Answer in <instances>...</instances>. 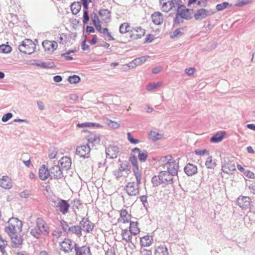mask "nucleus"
<instances>
[{"label": "nucleus", "instance_id": "f03ea898", "mask_svg": "<svg viewBox=\"0 0 255 255\" xmlns=\"http://www.w3.org/2000/svg\"><path fill=\"white\" fill-rule=\"evenodd\" d=\"M50 201L53 204L52 206L58 208L62 214L65 215L69 212L70 205L68 201L58 198H50Z\"/></svg>", "mask_w": 255, "mask_h": 255}, {"label": "nucleus", "instance_id": "f8f14e48", "mask_svg": "<svg viewBox=\"0 0 255 255\" xmlns=\"http://www.w3.org/2000/svg\"><path fill=\"white\" fill-rule=\"evenodd\" d=\"M251 203V199L248 196H240L237 200V204L243 209L249 208Z\"/></svg>", "mask_w": 255, "mask_h": 255}, {"label": "nucleus", "instance_id": "473e14b6", "mask_svg": "<svg viewBox=\"0 0 255 255\" xmlns=\"http://www.w3.org/2000/svg\"><path fill=\"white\" fill-rule=\"evenodd\" d=\"M68 234L72 233L76 235L78 237L82 236L81 229L80 226L78 225H71L70 228H68Z\"/></svg>", "mask_w": 255, "mask_h": 255}, {"label": "nucleus", "instance_id": "9d476101", "mask_svg": "<svg viewBox=\"0 0 255 255\" xmlns=\"http://www.w3.org/2000/svg\"><path fill=\"white\" fill-rule=\"evenodd\" d=\"M90 147L89 144L78 146L76 148V154L81 157L84 158L90 156Z\"/></svg>", "mask_w": 255, "mask_h": 255}, {"label": "nucleus", "instance_id": "f3484780", "mask_svg": "<svg viewBox=\"0 0 255 255\" xmlns=\"http://www.w3.org/2000/svg\"><path fill=\"white\" fill-rule=\"evenodd\" d=\"M71 159L68 156L62 157L58 161V164L63 170H68L71 166Z\"/></svg>", "mask_w": 255, "mask_h": 255}, {"label": "nucleus", "instance_id": "c03bdc74", "mask_svg": "<svg viewBox=\"0 0 255 255\" xmlns=\"http://www.w3.org/2000/svg\"><path fill=\"white\" fill-rule=\"evenodd\" d=\"M185 27H181L176 29L172 33L171 37L172 38L176 37L177 36H181L184 34V31Z\"/></svg>", "mask_w": 255, "mask_h": 255}, {"label": "nucleus", "instance_id": "6e6552de", "mask_svg": "<svg viewBox=\"0 0 255 255\" xmlns=\"http://www.w3.org/2000/svg\"><path fill=\"white\" fill-rule=\"evenodd\" d=\"M75 242L69 239H65L60 244V249L65 253H69L72 252L74 248Z\"/></svg>", "mask_w": 255, "mask_h": 255}, {"label": "nucleus", "instance_id": "393cba45", "mask_svg": "<svg viewBox=\"0 0 255 255\" xmlns=\"http://www.w3.org/2000/svg\"><path fill=\"white\" fill-rule=\"evenodd\" d=\"M8 223L10 226L16 230L17 228L20 230H21L22 223L18 218L11 217L8 220Z\"/></svg>", "mask_w": 255, "mask_h": 255}, {"label": "nucleus", "instance_id": "c756f323", "mask_svg": "<svg viewBox=\"0 0 255 255\" xmlns=\"http://www.w3.org/2000/svg\"><path fill=\"white\" fill-rule=\"evenodd\" d=\"M10 238L12 240V242L13 244L12 245L13 248H16L18 246L22 244V238L20 236H18V235H17L16 233L14 234L13 235H11Z\"/></svg>", "mask_w": 255, "mask_h": 255}, {"label": "nucleus", "instance_id": "423d86ee", "mask_svg": "<svg viewBox=\"0 0 255 255\" xmlns=\"http://www.w3.org/2000/svg\"><path fill=\"white\" fill-rule=\"evenodd\" d=\"M50 177L51 179H61L64 176L63 169L59 165H54L49 169Z\"/></svg>", "mask_w": 255, "mask_h": 255}, {"label": "nucleus", "instance_id": "7c9ffc66", "mask_svg": "<svg viewBox=\"0 0 255 255\" xmlns=\"http://www.w3.org/2000/svg\"><path fill=\"white\" fill-rule=\"evenodd\" d=\"M132 233L130 232V231H129L128 229L123 230L121 233V236L123 237L122 240L125 241L128 243H132Z\"/></svg>", "mask_w": 255, "mask_h": 255}, {"label": "nucleus", "instance_id": "79ce46f5", "mask_svg": "<svg viewBox=\"0 0 255 255\" xmlns=\"http://www.w3.org/2000/svg\"><path fill=\"white\" fill-rule=\"evenodd\" d=\"M71 225L72 223H68V222L65 221L64 220H62L60 221V226H61L63 232L67 234H68V228H70Z\"/></svg>", "mask_w": 255, "mask_h": 255}, {"label": "nucleus", "instance_id": "338daca9", "mask_svg": "<svg viewBox=\"0 0 255 255\" xmlns=\"http://www.w3.org/2000/svg\"><path fill=\"white\" fill-rule=\"evenodd\" d=\"M171 6H173L174 8L178 7L180 5H182V1L181 0H171Z\"/></svg>", "mask_w": 255, "mask_h": 255}, {"label": "nucleus", "instance_id": "864d4df0", "mask_svg": "<svg viewBox=\"0 0 255 255\" xmlns=\"http://www.w3.org/2000/svg\"><path fill=\"white\" fill-rule=\"evenodd\" d=\"M147 152L146 151L144 150L143 152H140L138 154V158L139 161L141 162H145L147 158Z\"/></svg>", "mask_w": 255, "mask_h": 255}, {"label": "nucleus", "instance_id": "bf43d9fd", "mask_svg": "<svg viewBox=\"0 0 255 255\" xmlns=\"http://www.w3.org/2000/svg\"><path fill=\"white\" fill-rule=\"evenodd\" d=\"M203 0H188L187 5L190 6L191 5L196 4L198 6H201Z\"/></svg>", "mask_w": 255, "mask_h": 255}, {"label": "nucleus", "instance_id": "6ab92c4d", "mask_svg": "<svg viewBox=\"0 0 255 255\" xmlns=\"http://www.w3.org/2000/svg\"><path fill=\"white\" fill-rule=\"evenodd\" d=\"M154 255H169L167 248L164 244L155 246L154 248Z\"/></svg>", "mask_w": 255, "mask_h": 255}, {"label": "nucleus", "instance_id": "4c0bfd02", "mask_svg": "<svg viewBox=\"0 0 255 255\" xmlns=\"http://www.w3.org/2000/svg\"><path fill=\"white\" fill-rule=\"evenodd\" d=\"M119 31L121 34H125L129 31L133 32L132 28L130 29L129 24L125 22L121 24Z\"/></svg>", "mask_w": 255, "mask_h": 255}, {"label": "nucleus", "instance_id": "5fc2aeb1", "mask_svg": "<svg viewBox=\"0 0 255 255\" xmlns=\"http://www.w3.org/2000/svg\"><path fill=\"white\" fill-rule=\"evenodd\" d=\"M140 201L142 202L144 208L147 210L149 204L147 201V196L146 195H142L139 197Z\"/></svg>", "mask_w": 255, "mask_h": 255}, {"label": "nucleus", "instance_id": "412c9836", "mask_svg": "<svg viewBox=\"0 0 255 255\" xmlns=\"http://www.w3.org/2000/svg\"><path fill=\"white\" fill-rule=\"evenodd\" d=\"M133 32H135L136 33H133L130 36L131 39H138L141 38L145 35V30L141 28L140 27H137L132 28Z\"/></svg>", "mask_w": 255, "mask_h": 255}, {"label": "nucleus", "instance_id": "e433bc0d", "mask_svg": "<svg viewBox=\"0 0 255 255\" xmlns=\"http://www.w3.org/2000/svg\"><path fill=\"white\" fill-rule=\"evenodd\" d=\"M81 3L80 2H74L71 5V9L73 14H78L81 8Z\"/></svg>", "mask_w": 255, "mask_h": 255}, {"label": "nucleus", "instance_id": "72a5a7b5", "mask_svg": "<svg viewBox=\"0 0 255 255\" xmlns=\"http://www.w3.org/2000/svg\"><path fill=\"white\" fill-rule=\"evenodd\" d=\"M225 134V131H222L221 133H217L210 138V141L212 143H218L221 141Z\"/></svg>", "mask_w": 255, "mask_h": 255}, {"label": "nucleus", "instance_id": "0eeeda50", "mask_svg": "<svg viewBox=\"0 0 255 255\" xmlns=\"http://www.w3.org/2000/svg\"><path fill=\"white\" fill-rule=\"evenodd\" d=\"M36 226L39 229L42 235L47 237L49 234V228L47 223L42 218H38L36 221Z\"/></svg>", "mask_w": 255, "mask_h": 255}, {"label": "nucleus", "instance_id": "6e6d98bb", "mask_svg": "<svg viewBox=\"0 0 255 255\" xmlns=\"http://www.w3.org/2000/svg\"><path fill=\"white\" fill-rule=\"evenodd\" d=\"M16 229L10 226L9 227H5L4 228V231L10 237L11 235H13L16 233Z\"/></svg>", "mask_w": 255, "mask_h": 255}, {"label": "nucleus", "instance_id": "58836bf2", "mask_svg": "<svg viewBox=\"0 0 255 255\" xmlns=\"http://www.w3.org/2000/svg\"><path fill=\"white\" fill-rule=\"evenodd\" d=\"M30 234L36 239H39L41 235H42L36 226L35 227L30 229Z\"/></svg>", "mask_w": 255, "mask_h": 255}, {"label": "nucleus", "instance_id": "2eb2a0df", "mask_svg": "<svg viewBox=\"0 0 255 255\" xmlns=\"http://www.w3.org/2000/svg\"><path fill=\"white\" fill-rule=\"evenodd\" d=\"M74 250L76 255H92L90 247L87 246L79 247L78 244H74Z\"/></svg>", "mask_w": 255, "mask_h": 255}, {"label": "nucleus", "instance_id": "680f3d73", "mask_svg": "<svg viewBox=\"0 0 255 255\" xmlns=\"http://www.w3.org/2000/svg\"><path fill=\"white\" fill-rule=\"evenodd\" d=\"M12 116L13 115L11 113H7L4 114L2 117V122L4 123L7 122L9 119H10L12 117Z\"/></svg>", "mask_w": 255, "mask_h": 255}, {"label": "nucleus", "instance_id": "a18cd8bd", "mask_svg": "<svg viewBox=\"0 0 255 255\" xmlns=\"http://www.w3.org/2000/svg\"><path fill=\"white\" fill-rule=\"evenodd\" d=\"M35 65L43 68H51L54 66V64L53 62L36 63Z\"/></svg>", "mask_w": 255, "mask_h": 255}, {"label": "nucleus", "instance_id": "c9c22d12", "mask_svg": "<svg viewBox=\"0 0 255 255\" xmlns=\"http://www.w3.org/2000/svg\"><path fill=\"white\" fill-rule=\"evenodd\" d=\"M138 224L137 222H130L129 230L130 232L132 233V235H136L138 234L140 232L139 229L138 228L137 225Z\"/></svg>", "mask_w": 255, "mask_h": 255}, {"label": "nucleus", "instance_id": "09e8293b", "mask_svg": "<svg viewBox=\"0 0 255 255\" xmlns=\"http://www.w3.org/2000/svg\"><path fill=\"white\" fill-rule=\"evenodd\" d=\"M68 80L71 84H77L79 83L80 80V77L76 75H73L68 77Z\"/></svg>", "mask_w": 255, "mask_h": 255}, {"label": "nucleus", "instance_id": "37998d69", "mask_svg": "<svg viewBox=\"0 0 255 255\" xmlns=\"http://www.w3.org/2000/svg\"><path fill=\"white\" fill-rule=\"evenodd\" d=\"M149 136L152 140L157 141L162 138V135L155 131H151Z\"/></svg>", "mask_w": 255, "mask_h": 255}, {"label": "nucleus", "instance_id": "5701e85b", "mask_svg": "<svg viewBox=\"0 0 255 255\" xmlns=\"http://www.w3.org/2000/svg\"><path fill=\"white\" fill-rule=\"evenodd\" d=\"M185 173L188 176H192L197 172V167L191 163H188L184 168Z\"/></svg>", "mask_w": 255, "mask_h": 255}, {"label": "nucleus", "instance_id": "0e129e2a", "mask_svg": "<svg viewBox=\"0 0 255 255\" xmlns=\"http://www.w3.org/2000/svg\"><path fill=\"white\" fill-rule=\"evenodd\" d=\"M195 153L196 155H203L204 154H206V155H209V152L208 150L207 149H204V150H196L195 151Z\"/></svg>", "mask_w": 255, "mask_h": 255}, {"label": "nucleus", "instance_id": "e2e57ef3", "mask_svg": "<svg viewBox=\"0 0 255 255\" xmlns=\"http://www.w3.org/2000/svg\"><path fill=\"white\" fill-rule=\"evenodd\" d=\"M83 22L84 24L87 23L90 19L88 10H83Z\"/></svg>", "mask_w": 255, "mask_h": 255}, {"label": "nucleus", "instance_id": "c85d7f7f", "mask_svg": "<svg viewBox=\"0 0 255 255\" xmlns=\"http://www.w3.org/2000/svg\"><path fill=\"white\" fill-rule=\"evenodd\" d=\"M147 59L146 56H141L140 57L135 58L128 64V67L134 68L137 65H140L143 63Z\"/></svg>", "mask_w": 255, "mask_h": 255}, {"label": "nucleus", "instance_id": "a19ab883", "mask_svg": "<svg viewBox=\"0 0 255 255\" xmlns=\"http://www.w3.org/2000/svg\"><path fill=\"white\" fill-rule=\"evenodd\" d=\"M129 161L131 162V164L134 166L133 172H134V170L136 171L139 170V166L137 163V157L135 155H132L130 156L129 158Z\"/></svg>", "mask_w": 255, "mask_h": 255}, {"label": "nucleus", "instance_id": "cd10ccee", "mask_svg": "<svg viewBox=\"0 0 255 255\" xmlns=\"http://www.w3.org/2000/svg\"><path fill=\"white\" fill-rule=\"evenodd\" d=\"M86 139H87L89 143H91L93 145L99 144L101 141L100 135L98 134H90L86 136Z\"/></svg>", "mask_w": 255, "mask_h": 255}, {"label": "nucleus", "instance_id": "a878e982", "mask_svg": "<svg viewBox=\"0 0 255 255\" xmlns=\"http://www.w3.org/2000/svg\"><path fill=\"white\" fill-rule=\"evenodd\" d=\"M0 186L6 189H10L12 187V183L7 176H3L2 178H0Z\"/></svg>", "mask_w": 255, "mask_h": 255}, {"label": "nucleus", "instance_id": "4d7b16f0", "mask_svg": "<svg viewBox=\"0 0 255 255\" xmlns=\"http://www.w3.org/2000/svg\"><path fill=\"white\" fill-rule=\"evenodd\" d=\"M87 41V35L85 36L84 39L81 43V48L83 51L89 50L90 49V46L86 44Z\"/></svg>", "mask_w": 255, "mask_h": 255}, {"label": "nucleus", "instance_id": "ddd939ff", "mask_svg": "<svg viewBox=\"0 0 255 255\" xmlns=\"http://www.w3.org/2000/svg\"><path fill=\"white\" fill-rule=\"evenodd\" d=\"M213 13L211 11L204 8H200L196 10L194 17L196 20H201Z\"/></svg>", "mask_w": 255, "mask_h": 255}, {"label": "nucleus", "instance_id": "13d9d810", "mask_svg": "<svg viewBox=\"0 0 255 255\" xmlns=\"http://www.w3.org/2000/svg\"><path fill=\"white\" fill-rule=\"evenodd\" d=\"M127 136L128 140L131 143L135 144L139 142V140L138 139H135L132 137L130 132H128Z\"/></svg>", "mask_w": 255, "mask_h": 255}, {"label": "nucleus", "instance_id": "774afa93", "mask_svg": "<svg viewBox=\"0 0 255 255\" xmlns=\"http://www.w3.org/2000/svg\"><path fill=\"white\" fill-rule=\"evenodd\" d=\"M151 182L153 186H158L159 185V181H158V175H154L152 177Z\"/></svg>", "mask_w": 255, "mask_h": 255}, {"label": "nucleus", "instance_id": "052dcab7", "mask_svg": "<svg viewBox=\"0 0 255 255\" xmlns=\"http://www.w3.org/2000/svg\"><path fill=\"white\" fill-rule=\"evenodd\" d=\"M57 151L54 148H52L49 149V153L48 157L50 159H54L56 157Z\"/></svg>", "mask_w": 255, "mask_h": 255}, {"label": "nucleus", "instance_id": "dca6fc26", "mask_svg": "<svg viewBox=\"0 0 255 255\" xmlns=\"http://www.w3.org/2000/svg\"><path fill=\"white\" fill-rule=\"evenodd\" d=\"M42 46L46 51L53 52L57 48V43L55 41H51L48 40H44L42 43Z\"/></svg>", "mask_w": 255, "mask_h": 255}, {"label": "nucleus", "instance_id": "39448f33", "mask_svg": "<svg viewBox=\"0 0 255 255\" xmlns=\"http://www.w3.org/2000/svg\"><path fill=\"white\" fill-rule=\"evenodd\" d=\"M125 190L129 196H135L139 194V186L135 182H129L125 186Z\"/></svg>", "mask_w": 255, "mask_h": 255}, {"label": "nucleus", "instance_id": "2f4dec72", "mask_svg": "<svg viewBox=\"0 0 255 255\" xmlns=\"http://www.w3.org/2000/svg\"><path fill=\"white\" fill-rule=\"evenodd\" d=\"M161 174L163 175L165 184H172L173 183V179L172 175L166 171H161Z\"/></svg>", "mask_w": 255, "mask_h": 255}, {"label": "nucleus", "instance_id": "4be33fe9", "mask_svg": "<svg viewBox=\"0 0 255 255\" xmlns=\"http://www.w3.org/2000/svg\"><path fill=\"white\" fill-rule=\"evenodd\" d=\"M39 177L42 180H45L50 177V171L49 169L46 166V165L43 164L39 169Z\"/></svg>", "mask_w": 255, "mask_h": 255}, {"label": "nucleus", "instance_id": "f704fd0d", "mask_svg": "<svg viewBox=\"0 0 255 255\" xmlns=\"http://www.w3.org/2000/svg\"><path fill=\"white\" fill-rule=\"evenodd\" d=\"M131 215L128 214L127 211L126 209H122L120 212V218H121V221L124 223H128L131 218Z\"/></svg>", "mask_w": 255, "mask_h": 255}, {"label": "nucleus", "instance_id": "1a4fd4ad", "mask_svg": "<svg viewBox=\"0 0 255 255\" xmlns=\"http://www.w3.org/2000/svg\"><path fill=\"white\" fill-rule=\"evenodd\" d=\"M94 226L95 225L88 218H83L80 222V227L81 229V231L83 230L86 233L92 232L94 229Z\"/></svg>", "mask_w": 255, "mask_h": 255}, {"label": "nucleus", "instance_id": "de8ad7c7", "mask_svg": "<svg viewBox=\"0 0 255 255\" xmlns=\"http://www.w3.org/2000/svg\"><path fill=\"white\" fill-rule=\"evenodd\" d=\"M228 6H231L232 4L228 2H224L216 5V8L218 11H222L226 8Z\"/></svg>", "mask_w": 255, "mask_h": 255}, {"label": "nucleus", "instance_id": "20e7f679", "mask_svg": "<svg viewBox=\"0 0 255 255\" xmlns=\"http://www.w3.org/2000/svg\"><path fill=\"white\" fill-rule=\"evenodd\" d=\"M130 169L129 163L127 161H124L119 164V167L113 171V174L117 178H119L123 176V171H129Z\"/></svg>", "mask_w": 255, "mask_h": 255}, {"label": "nucleus", "instance_id": "9b49d317", "mask_svg": "<svg viewBox=\"0 0 255 255\" xmlns=\"http://www.w3.org/2000/svg\"><path fill=\"white\" fill-rule=\"evenodd\" d=\"M106 157L110 159L116 158L120 152L119 148L114 145H110L105 150Z\"/></svg>", "mask_w": 255, "mask_h": 255}, {"label": "nucleus", "instance_id": "a211bd4d", "mask_svg": "<svg viewBox=\"0 0 255 255\" xmlns=\"http://www.w3.org/2000/svg\"><path fill=\"white\" fill-rule=\"evenodd\" d=\"M167 166V172L172 175H176L178 173L179 168L178 163L175 160L170 161Z\"/></svg>", "mask_w": 255, "mask_h": 255}, {"label": "nucleus", "instance_id": "aec40b11", "mask_svg": "<svg viewBox=\"0 0 255 255\" xmlns=\"http://www.w3.org/2000/svg\"><path fill=\"white\" fill-rule=\"evenodd\" d=\"M152 236L146 235L140 237V244L141 247H147L151 246L153 243Z\"/></svg>", "mask_w": 255, "mask_h": 255}, {"label": "nucleus", "instance_id": "b1692460", "mask_svg": "<svg viewBox=\"0 0 255 255\" xmlns=\"http://www.w3.org/2000/svg\"><path fill=\"white\" fill-rule=\"evenodd\" d=\"M152 21L156 25H160L163 21V15L160 12H154L151 15Z\"/></svg>", "mask_w": 255, "mask_h": 255}, {"label": "nucleus", "instance_id": "4468645a", "mask_svg": "<svg viewBox=\"0 0 255 255\" xmlns=\"http://www.w3.org/2000/svg\"><path fill=\"white\" fill-rule=\"evenodd\" d=\"M222 170L225 173L232 174L236 170L234 161L230 160L228 161L225 160L224 164L222 166Z\"/></svg>", "mask_w": 255, "mask_h": 255}, {"label": "nucleus", "instance_id": "8fccbe9b", "mask_svg": "<svg viewBox=\"0 0 255 255\" xmlns=\"http://www.w3.org/2000/svg\"><path fill=\"white\" fill-rule=\"evenodd\" d=\"M161 85L162 83L160 82L157 83H149L146 86V89L147 90L150 91L159 87Z\"/></svg>", "mask_w": 255, "mask_h": 255}, {"label": "nucleus", "instance_id": "49530a36", "mask_svg": "<svg viewBox=\"0 0 255 255\" xmlns=\"http://www.w3.org/2000/svg\"><path fill=\"white\" fill-rule=\"evenodd\" d=\"M11 47L8 45L2 44L0 45V53H8L11 52Z\"/></svg>", "mask_w": 255, "mask_h": 255}, {"label": "nucleus", "instance_id": "ea45409f", "mask_svg": "<svg viewBox=\"0 0 255 255\" xmlns=\"http://www.w3.org/2000/svg\"><path fill=\"white\" fill-rule=\"evenodd\" d=\"M217 164L215 161H213L212 156H209L207 157L205 162V165L208 169H214Z\"/></svg>", "mask_w": 255, "mask_h": 255}, {"label": "nucleus", "instance_id": "f257e3e1", "mask_svg": "<svg viewBox=\"0 0 255 255\" xmlns=\"http://www.w3.org/2000/svg\"><path fill=\"white\" fill-rule=\"evenodd\" d=\"M193 13V9L187 8L184 4L180 5L176 10L175 17L173 20V26H177L179 24L183 23V19H191Z\"/></svg>", "mask_w": 255, "mask_h": 255}, {"label": "nucleus", "instance_id": "69168bd1", "mask_svg": "<svg viewBox=\"0 0 255 255\" xmlns=\"http://www.w3.org/2000/svg\"><path fill=\"white\" fill-rule=\"evenodd\" d=\"M59 40H60V43L62 44H64L65 43H66L67 41V35H66L64 33H62L61 34H60V37H59Z\"/></svg>", "mask_w": 255, "mask_h": 255}, {"label": "nucleus", "instance_id": "603ef678", "mask_svg": "<svg viewBox=\"0 0 255 255\" xmlns=\"http://www.w3.org/2000/svg\"><path fill=\"white\" fill-rule=\"evenodd\" d=\"M172 158V157L171 155H168L161 157L160 161L162 164H164L167 166L170 162V161H171Z\"/></svg>", "mask_w": 255, "mask_h": 255}, {"label": "nucleus", "instance_id": "3c124183", "mask_svg": "<svg viewBox=\"0 0 255 255\" xmlns=\"http://www.w3.org/2000/svg\"><path fill=\"white\" fill-rule=\"evenodd\" d=\"M133 173H134V176L135 177V179H136L135 184H136V185L139 186V185L141 183V172L140 170L136 171L134 170V172H133Z\"/></svg>", "mask_w": 255, "mask_h": 255}, {"label": "nucleus", "instance_id": "bb28decb", "mask_svg": "<svg viewBox=\"0 0 255 255\" xmlns=\"http://www.w3.org/2000/svg\"><path fill=\"white\" fill-rule=\"evenodd\" d=\"M99 14L102 16V19L106 23L111 21V11L107 9H101L99 11Z\"/></svg>", "mask_w": 255, "mask_h": 255}, {"label": "nucleus", "instance_id": "7ed1b4c3", "mask_svg": "<svg viewBox=\"0 0 255 255\" xmlns=\"http://www.w3.org/2000/svg\"><path fill=\"white\" fill-rule=\"evenodd\" d=\"M19 50L24 54H31L35 51V44L29 39H25L19 45Z\"/></svg>", "mask_w": 255, "mask_h": 255}]
</instances>
